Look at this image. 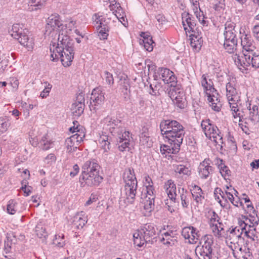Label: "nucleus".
Here are the masks:
<instances>
[{"label":"nucleus","instance_id":"72a5a7b5","mask_svg":"<svg viewBox=\"0 0 259 259\" xmlns=\"http://www.w3.org/2000/svg\"><path fill=\"white\" fill-rule=\"evenodd\" d=\"M111 138L107 135H102L98 139V143L104 153L107 152L110 150Z\"/></svg>","mask_w":259,"mask_h":259},{"label":"nucleus","instance_id":"c756f323","mask_svg":"<svg viewBox=\"0 0 259 259\" xmlns=\"http://www.w3.org/2000/svg\"><path fill=\"white\" fill-rule=\"evenodd\" d=\"M134 185L131 187H124L122 194L125 195L126 200L129 203H133L137 193V187H134Z\"/></svg>","mask_w":259,"mask_h":259},{"label":"nucleus","instance_id":"a18cd8bd","mask_svg":"<svg viewBox=\"0 0 259 259\" xmlns=\"http://www.w3.org/2000/svg\"><path fill=\"white\" fill-rule=\"evenodd\" d=\"M124 182H127L130 180L136 181L137 179L133 168H128L125 169L123 176Z\"/></svg>","mask_w":259,"mask_h":259},{"label":"nucleus","instance_id":"603ef678","mask_svg":"<svg viewBox=\"0 0 259 259\" xmlns=\"http://www.w3.org/2000/svg\"><path fill=\"white\" fill-rule=\"evenodd\" d=\"M249 216V218L245 216H244L243 218L245 219L246 221L247 222L248 221L250 223L249 225H251L252 227L257 226L259 223V217L253 213V214H250Z\"/></svg>","mask_w":259,"mask_h":259},{"label":"nucleus","instance_id":"a19ab883","mask_svg":"<svg viewBox=\"0 0 259 259\" xmlns=\"http://www.w3.org/2000/svg\"><path fill=\"white\" fill-rule=\"evenodd\" d=\"M154 200L153 197L145 198L144 201V208L146 211L145 215H149L154 208Z\"/></svg>","mask_w":259,"mask_h":259},{"label":"nucleus","instance_id":"f704fd0d","mask_svg":"<svg viewBox=\"0 0 259 259\" xmlns=\"http://www.w3.org/2000/svg\"><path fill=\"white\" fill-rule=\"evenodd\" d=\"M65 145L66 151L69 154L80 151L79 145L75 142V139L68 138L65 141Z\"/></svg>","mask_w":259,"mask_h":259},{"label":"nucleus","instance_id":"3c124183","mask_svg":"<svg viewBox=\"0 0 259 259\" xmlns=\"http://www.w3.org/2000/svg\"><path fill=\"white\" fill-rule=\"evenodd\" d=\"M241 111H243L245 112V110L246 111H249V114L250 116L249 117L250 118L251 120H254V117L255 116H257L258 113V106L256 105H253L252 108L251 107V104H249V106L247 107L246 109L244 110H240ZM244 114H245V112H244Z\"/></svg>","mask_w":259,"mask_h":259},{"label":"nucleus","instance_id":"6e6d98bb","mask_svg":"<svg viewBox=\"0 0 259 259\" xmlns=\"http://www.w3.org/2000/svg\"><path fill=\"white\" fill-rule=\"evenodd\" d=\"M76 132L77 133L70 136V138L75 139V142L79 145V144L83 141V138L84 137V134L82 132H80L79 130H77Z\"/></svg>","mask_w":259,"mask_h":259},{"label":"nucleus","instance_id":"c9c22d12","mask_svg":"<svg viewBox=\"0 0 259 259\" xmlns=\"http://www.w3.org/2000/svg\"><path fill=\"white\" fill-rule=\"evenodd\" d=\"M245 230L244 227H231L228 230V236L227 238L243 237L242 236L244 231Z\"/></svg>","mask_w":259,"mask_h":259},{"label":"nucleus","instance_id":"5701e85b","mask_svg":"<svg viewBox=\"0 0 259 259\" xmlns=\"http://www.w3.org/2000/svg\"><path fill=\"white\" fill-rule=\"evenodd\" d=\"M88 222L85 213L80 211L77 213L73 218L72 225L77 229H82Z\"/></svg>","mask_w":259,"mask_h":259},{"label":"nucleus","instance_id":"c85d7f7f","mask_svg":"<svg viewBox=\"0 0 259 259\" xmlns=\"http://www.w3.org/2000/svg\"><path fill=\"white\" fill-rule=\"evenodd\" d=\"M164 188L169 199L176 202L177 196L176 186L174 182L171 180H168L165 184Z\"/></svg>","mask_w":259,"mask_h":259},{"label":"nucleus","instance_id":"4468645a","mask_svg":"<svg viewBox=\"0 0 259 259\" xmlns=\"http://www.w3.org/2000/svg\"><path fill=\"white\" fill-rule=\"evenodd\" d=\"M84 99L79 94L76 97L75 102L71 105V109L74 117H79L83 112L84 109Z\"/></svg>","mask_w":259,"mask_h":259},{"label":"nucleus","instance_id":"2f4dec72","mask_svg":"<svg viewBox=\"0 0 259 259\" xmlns=\"http://www.w3.org/2000/svg\"><path fill=\"white\" fill-rule=\"evenodd\" d=\"M178 192L180 194V198L182 206L183 208H188L190 203V195L186 189L183 188H179Z\"/></svg>","mask_w":259,"mask_h":259},{"label":"nucleus","instance_id":"58836bf2","mask_svg":"<svg viewBox=\"0 0 259 259\" xmlns=\"http://www.w3.org/2000/svg\"><path fill=\"white\" fill-rule=\"evenodd\" d=\"M208 223L210 228L217 225L220 222V218L218 214L213 210L208 211Z\"/></svg>","mask_w":259,"mask_h":259},{"label":"nucleus","instance_id":"f257e3e1","mask_svg":"<svg viewBox=\"0 0 259 259\" xmlns=\"http://www.w3.org/2000/svg\"><path fill=\"white\" fill-rule=\"evenodd\" d=\"M160 128L161 134L165 135L169 142H175L176 150L178 149L185 133L183 125L176 120H165L161 122Z\"/></svg>","mask_w":259,"mask_h":259},{"label":"nucleus","instance_id":"8fccbe9b","mask_svg":"<svg viewBox=\"0 0 259 259\" xmlns=\"http://www.w3.org/2000/svg\"><path fill=\"white\" fill-rule=\"evenodd\" d=\"M18 203L14 200H10L7 204V212L10 214H14L17 211Z\"/></svg>","mask_w":259,"mask_h":259},{"label":"nucleus","instance_id":"4d7b16f0","mask_svg":"<svg viewBox=\"0 0 259 259\" xmlns=\"http://www.w3.org/2000/svg\"><path fill=\"white\" fill-rule=\"evenodd\" d=\"M140 36L141 38L139 39L140 45L153 41L152 36L147 33H140Z\"/></svg>","mask_w":259,"mask_h":259},{"label":"nucleus","instance_id":"13d9d810","mask_svg":"<svg viewBox=\"0 0 259 259\" xmlns=\"http://www.w3.org/2000/svg\"><path fill=\"white\" fill-rule=\"evenodd\" d=\"M9 63L8 59L5 56H0V73H3Z\"/></svg>","mask_w":259,"mask_h":259},{"label":"nucleus","instance_id":"37998d69","mask_svg":"<svg viewBox=\"0 0 259 259\" xmlns=\"http://www.w3.org/2000/svg\"><path fill=\"white\" fill-rule=\"evenodd\" d=\"M115 7L116 8V10L115 11V15L118 18V19L123 24L125 25V23H124L125 21V13L123 11L122 8L121 7L119 3H115Z\"/></svg>","mask_w":259,"mask_h":259},{"label":"nucleus","instance_id":"6e6552de","mask_svg":"<svg viewBox=\"0 0 259 259\" xmlns=\"http://www.w3.org/2000/svg\"><path fill=\"white\" fill-rule=\"evenodd\" d=\"M46 26V32H60L64 31V25L60 21V16L52 14L48 17Z\"/></svg>","mask_w":259,"mask_h":259},{"label":"nucleus","instance_id":"20e7f679","mask_svg":"<svg viewBox=\"0 0 259 259\" xmlns=\"http://www.w3.org/2000/svg\"><path fill=\"white\" fill-rule=\"evenodd\" d=\"M50 51L52 52L51 59L52 61H57L60 57L62 64L64 67H69L71 65L74 58L73 48L55 47L53 51L52 48H50Z\"/></svg>","mask_w":259,"mask_h":259},{"label":"nucleus","instance_id":"864d4df0","mask_svg":"<svg viewBox=\"0 0 259 259\" xmlns=\"http://www.w3.org/2000/svg\"><path fill=\"white\" fill-rule=\"evenodd\" d=\"M178 107L180 109H183L185 106V99L184 98V94L181 96H178V97L172 100Z\"/></svg>","mask_w":259,"mask_h":259},{"label":"nucleus","instance_id":"774afa93","mask_svg":"<svg viewBox=\"0 0 259 259\" xmlns=\"http://www.w3.org/2000/svg\"><path fill=\"white\" fill-rule=\"evenodd\" d=\"M121 87L124 94L128 95L130 93V84L128 80H124L123 82L121 83Z\"/></svg>","mask_w":259,"mask_h":259},{"label":"nucleus","instance_id":"7ed1b4c3","mask_svg":"<svg viewBox=\"0 0 259 259\" xmlns=\"http://www.w3.org/2000/svg\"><path fill=\"white\" fill-rule=\"evenodd\" d=\"M156 232L157 229L153 224H145L133 234L134 244L141 247L145 244L152 243V240L155 238Z\"/></svg>","mask_w":259,"mask_h":259},{"label":"nucleus","instance_id":"6ab92c4d","mask_svg":"<svg viewBox=\"0 0 259 259\" xmlns=\"http://www.w3.org/2000/svg\"><path fill=\"white\" fill-rule=\"evenodd\" d=\"M201 126L206 137L210 140H211V137L215 135V132H219V131L217 126L212 124L209 119L203 120Z\"/></svg>","mask_w":259,"mask_h":259},{"label":"nucleus","instance_id":"052dcab7","mask_svg":"<svg viewBox=\"0 0 259 259\" xmlns=\"http://www.w3.org/2000/svg\"><path fill=\"white\" fill-rule=\"evenodd\" d=\"M75 22L70 21L68 23L64 25V31L65 32H69L70 31H74V32H78L77 29H75L74 25Z\"/></svg>","mask_w":259,"mask_h":259},{"label":"nucleus","instance_id":"ddd939ff","mask_svg":"<svg viewBox=\"0 0 259 259\" xmlns=\"http://www.w3.org/2000/svg\"><path fill=\"white\" fill-rule=\"evenodd\" d=\"M241 45L242 46V53H246V57L249 58L252 57L253 55H259L255 51V47L252 44V41L248 39V34H245L243 39H241Z\"/></svg>","mask_w":259,"mask_h":259},{"label":"nucleus","instance_id":"338daca9","mask_svg":"<svg viewBox=\"0 0 259 259\" xmlns=\"http://www.w3.org/2000/svg\"><path fill=\"white\" fill-rule=\"evenodd\" d=\"M160 84H157L154 85L153 84H151L150 85V91L149 93L152 96H159L160 95L159 90L160 88Z\"/></svg>","mask_w":259,"mask_h":259},{"label":"nucleus","instance_id":"e2e57ef3","mask_svg":"<svg viewBox=\"0 0 259 259\" xmlns=\"http://www.w3.org/2000/svg\"><path fill=\"white\" fill-rule=\"evenodd\" d=\"M221 133L219 131V132H215V135L211 137V141L215 142L217 144L221 145L223 143V137L221 135Z\"/></svg>","mask_w":259,"mask_h":259},{"label":"nucleus","instance_id":"393cba45","mask_svg":"<svg viewBox=\"0 0 259 259\" xmlns=\"http://www.w3.org/2000/svg\"><path fill=\"white\" fill-rule=\"evenodd\" d=\"M208 75L207 74H203L201 77L200 82L203 88L205 94L210 93L216 90L213 87V83L210 79H208Z\"/></svg>","mask_w":259,"mask_h":259},{"label":"nucleus","instance_id":"0eeeda50","mask_svg":"<svg viewBox=\"0 0 259 259\" xmlns=\"http://www.w3.org/2000/svg\"><path fill=\"white\" fill-rule=\"evenodd\" d=\"M204 244L198 249L196 250V253L199 259H211L212 245L213 243V238L211 235H205L204 237Z\"/></svg>","mask_w":259,"mask_h":259},{"label":"nucleus","instance_id":"ea45409f","mask_svg":"<svg viewBox=\"0 0 259 259\" xmlns=\"http://www.w3.org/2000/svg\"><path fill=\"white\" fill-rule=\"evenodd\" d=\"M174 166L175 168V171L180 175L190 176L191 175V171L190 169L186 165L178 164L174 165Z\"/></svg>","mask_w":259,"mask_h":259},{"label":"nucleus","instance_id":"a878e982","mask_svg":"<svg viewBox=\"0 0 259 259\" xmlns=\"http://www.w3.org/2000/svg\"><path fill=\"white\" fill-rule=\"evenodd\" d=\"M232 253L236 259H252L250 249L245 246L236 249L233 251Z\"/></svg>","mask_w":259,"mask_h":259},{"label":"nucleus","instance_id":"39448f33","mask_svg":"<svg viewBox=\"0 0 259 259\" xmlns=\"http://www.w3.org/2000/svg\"><path fill=\"white\" fill-rule=\"evenodd\" d=\"M246 54L242 53L241 55L236 53L232 56L233 59L240 70H246L248 67L251 66L254 68L259 67V55H253L249 58L245 56Z\"/></svg>","mask_w":259,"mask_h":259},{"label":"nucleus","instance_id":"aec40b11","mask_svg":"<svg viewBox=\"0 0 259 259\" xmlns=\"http://www.w3.org/2000/svg\"><path fill=\"white\" fill-rule=\"evenodd\" d=\"M115 138L117 142L121 144L119 145L118 149L122 152L125 151V149L128 147L131 139H132L128 131L124 132L120 135V136L116 137Z\"/></svg>","mask_w":259,"mask_h":259},{"label":"nucleus","instance_id":"bb28decb","mask_svg":"<svg viewBox=\"0 0 259 259\" xmlns=\"http://www.w3.org/2000/svg\"><path fill=\"white\" fill-rule=\"evenodd\" d=\"M226 243L228 247L233 251L241 248L244 243V237L227 238Z\"/></svg>","mask_w":259,"mask_h":259},{"label":"nucleus","instance_id":"e433bc0d","mask_svg":"<svg viewBox=\"0 0 259 259\" xmlns=\"http://www.w3.org/2000/svg\"><path fill=\"white\" fill-rule=\"evenodd\" d=\"M257 232L255 227L249 225L248 227L244 231V236L250 239L252 241H256L258 240Z\"/></svg>","mask_w":259,"mask_h":259},{"label":"nucleus","instance_id":"49530a36","mask_svg":"<svg viewBox=\"0 0 259 259\" xmlns=\"http://www.w3.org/2000/svg\"><path fill=\"white\" fill-rule=\"evenodd\" d=\"M172 72H173L167 68H159L158 70L157 74H158L159 78H161L164 82L170 75H172Z\"/></svg>","mask_w":259,"mask_h":259},{"label":"nucleus","instance_id":"7c9ffc66","mask_svg":"<svg viewBox=\"0 0 259 259\" xmlns=\"http://www.w3.org/2000/svg\"><path fill=\"white\" fill-rule=\"evenodd\" d=\"M162 235L163 237L161 241L165 245L172 246L175 245L176 243L177 242V239L175 237V233L172 231L164 232Z\"/></svg>","mask_w":259,"mask_h":259},{"label":"nucleus","instance_id":"4c0bfd02","mask_svg":"<svg viewBox=\"0 0 259 259\" xmlns=\"http://www.w3.org/2000/svg\"><path fill=\"white\" fill-rule=\"evenodd\" d=\"M48 0H30V6L29 8L30 11H36L44 7Z\"/></svg>","mask_w":259,"mask_h":259},{"label":"nucleus","instance_id":"a211bd4d","mask_svg":"<svg viewBox=\"0 0 259 259\" xmlns=\"http://www.w3.org/2000/svg\"><path fill=\"white\" fill-rule=\"evenodd\" d=\"M206 96L211 109L215 111H220L221 109L222 104L220 101V95L217 93V91L208 93Z\"/></svg>","mask_w":259,"mask_h":259},{"label":"nucleus","instance_id":"f03ea898","mask_svg":"<svg viewBox=\"0 0 259 259\" xmlns=\"http://www.w3.org/2000/svg\"><path fill=\"white\" fill-rule=\"evenodd\" d=\"M228 82L226 83V97L228 99L232 115L234 118L239 117V120L244 116V111L240 110V107L238 106V103L239 100V96L238 95L236 89L235 79L227 76Z\"/></svg>","mask_w":259,"mask_h":259},{"label":"nucleus","instance_id":"9b49d317","mask_svg":"<svg viewBox=\"0 0 259 259\" xmlns=\"http://www.w3.org/2000/svg\"><path fill=\"white\" fill-rule=\"evenodd\" d=\"M225 37L224 48L230 54L234 53L236 50L238 39L235 33H224Z\"/></svg>","mask_w":259,"mask_h":259},{"label":"nucleus","instance_id":"2eb2a0df","mask_svg":"<svg viewBox=\"0 0 259 259\" xmlns=\"http://www.w3.org/2000/svg\"><path fill=\"white\" fill-rule=\"evenodd\" d=\"M182 236L185 239H188L191 244L196 243L199 239V235L196 229L192 226L186 227L183 228L181 232Z\"/></svg>","mask_w":259,"mask_h":259},{"label":"nucleus","instance_id":"cd10ccee","mask_svg":"<svg viewBox=\"0 0 259 259\" xmlns=\"http://www.w3.org/2000/svg\"><path fill=\"white\" fill-rule=\"evenodd\" d=\"M201 33H191L189 36L191 46L196 51H199L202 45L203 39Z\"/></svg>","mask_w":259,"mask_h":259},{"label":"nucleus","instance_id":"dca6fc26","mask_svg":"<svg viewBox=\"0 0 259 259\" xmlns=\"http://www.w3.org/2000/svg\"><path fill=\"white\" fill-rule=\"evenodd\" d=\"M194 18L188 12H184L182 14V23L185 32H194V28L196 24Z\"/></svg>","mask_w":259,"mask_h":259},{"label":"nucleus","instance_id":"0e129e2a","mask_svg":"<svg viewBox=\"0 0 259 259\" xmlns=\"http://www.w3.org/2000/svg\"><path fill=\"white\" fill-rule=\"evenodd\" d=\"M165 83L169 84V87H174L177 86V78L174 75V72L172 73V75H170L166 80Z\"/></svg>","mask_w":259,"mask_h":259},{"label":"nucleus","instance_id":"b1692460","mask_svg":"<svg viewBox=\"0 0 259 259\" xmlns=\"http://www.w3.org/2000/svg\"><path fill=\"white\" fill-rule=\"evenodd\" d=\"M56 47L63 48H73V40L70 39L67 33H59L58 35V42Z\"/></svg>","mask_w":259,"mask_h":259},{"label":"nucleus","instance_id":"473e14b6","mask_svg":"<svg viewBox=\"0 0 259 259\" xmlns=\"http://www.w3.org/2000/svg\"><path fill=\"white\" fill-rule=\"evenodd\" d=\"M191 191L193 200L197 204L201 203L203 199L204 198L201 188L197 185H194Z\"/></svg>","mask_w":259,"mask_h":259},{"label":"nucleus","instance_id":"09e8293b","mask_svg":"<svg viewBox=\"0 0 259 259\" xmlns=\"http://www.w3.org/2000/svg\"><path fill=\"white\" fill-rule=\"evenodd\" d=\"M168 143L170 144V146L168 145H163V150L168 153H173L176 154L179 151L180 146L181 144H180L178 147V149L176 150V146L175 144V142H169Z\"/></svg>","mask_w":259,"mask_h":259},{"label":"nucleus","instance_id":"680f3d73","mask_svg":"<svg viewBox=\"0 0 259 259\" xmlns=\"http://www.w3.org/2000/svg\"><path fill=\"white\" fill-rule=\"evenodd\" d=\"M219 168L222 176L225 178H226L227 176L230 175L231 171L225 164L221 163L219 165Z\"/></svg>","mask_w":259,"mask_h":259},{"label":"nucleus","instance_id":"423d86ee","mask_svg":"<svg viewBox=\"0 0 259 259\" xmlns=\"http://www.w3.org/2000/svg\"><path fill=\"white\" fill-rule=\"evenodd\" d=\"M104 128L108 130L109 132L114 137H119L124 132H126L125 127L122 125L121 120L110 116H107L103 120Z\"/></svg>","mask_w":259,"mask_h":259},{"label":"nucleus","instance_id":"4be33fe9","mask_svg":"<svg viewBox=\"0 0 259 259\" xmlns=\"http://www.w3.org/2000/svg\"><path fill=\"white\" fill-rule=\"evenodd\" d=\"M11 37L17 39L20 44L29 49L32 48L33 41L26 33H11Z\"/></svg>","mask_w":259,"mask_h":259},{"label":"nucleus","instance_id":"f8f14e48","mask_svg":"<svg viewBox=\"0 0 259 259\" xmlns=\"http://www.w3.org/2000/svg\"><path fill=\"white\" fill-rule=\"evenodd\" d=\"M209 162V159H205L198 166V174L202 179H208L214 171L213 168L210 165Z\"/></svg>","mask_w":259,"mask_h":259},{"label":"nucleus","instance_id":"9d476101","mask_svg":"<svg viewBox=\"0 0 259 259\" xmlns=\"http://www.w3.org/2000/svg\"><path fill=\"white\" fill-rule=\"evenodd\" d=\"M103 178L99 174L81 172L80 180L83 181L88 186H98L101 183Z\"/></svg>","mask_w":259,"mask_h":259},{"label":"nucleus","instance_id":"5fc2aeb1","mask_svg":"<svg viewBox=\"0 0 259 259\" xmlns=\"http://www.w3.org/2000/svg\"><path fill=\"white\" fill-rule=\"evenodd\" d=\"M64 235L63 234L56 235L55 239L53 240L54 244L58 247H63L65 245V242L63 241Z\"/></svg>","mask_w":259,"mask_h":259},{"label":"nucleus","instance_id":"412c9836","mask_svg":"<svg viewBox=\"0 0 259 259\" xmlns=\"http://www.w3.org/2000/svg\"><path fill=\"white\" fill-rule=\"evenodd\" d=\"M100 166L95 159H90L85 161L82 166V172L92 174H99Z\"/></svg>","mask_w":259,"mask_h":259},{"label":"nucleus","instance_id":"bf43d9fd","mask_svg":"<svg viewBox=\"0 0 259 259\" xmlns=\"http://www.w3.org/2000/svg\"><path fill=\"white\" fill-rule=\"evenodd\" d=\"M44 83L46 84V85L45 86V89L41 92L40 95V96L42 98H45L49 96V94L52 87V85L51 84L49 83L48 82H45Z\"/></svg>","mask_w":259,"mask_h":259},{"label":"nucleus","instance_id":"69168bd1","mask_svg":"<svg viewBox=\"0 0 259 259\" xmlns=\"http://www.w3.org/2000/svg\"><path fill=\"white\" fill-rule=\"evenodd\" d=\"M197 18L203 26H207L208 22L204 20L205 17L203 14V12L199 9V12L195 14Z\"/></svg>","mask_w":259,"mask_h":259},{"label":"nucleus","instance_id":"79ce46f5","mask_svg":"<svg viewBox=\"0 0 259 259\" xmlns=\"http://www.w3.org/2000/svg\"><path fill=\"white\" fill-rule=\"evenodd\" d=\"M53 142L49 138L48 135H44L40 141V147L44 150H47L53 147Z\"/></svg>","mask_w":259,"mask_h":259},{"label":"nucleus","instance_id":"c03bdc74","mask_svg":"<svg viewBox=\"0 0 259 259\" xmlns=\"http://www.w3.org/2000/svg\"><path fill=\"white\" fill-rule=\"evenodd\" d=\"M168 94L170 99L173 100L178 98V96L180 95V96H181L183 95L184 93L181 89L176 86L170 88L169 91L168 92Z\"/></svg>","mask_w":259,"mask_h":259},{"label":"nucleus","instance_id":"1a4fd4ad","mask_svg":"<svg viewBox=\"0 0 259 259\" xmlns=\"http://www.w3.org/2000/svg\"><path fill=\"white\" fill-rule=\"evenodd\" d=\"M105 93L101 88H96L92 92L90 98V108L96 110L98 109V106L102 105L105 101Z\"/></svg>","mask_w":259,"mask_h":259},{"label":"nucleus","instance_id":"f3484780","mask_svg":"<svg viewBox=\"0 0 259 259\" xmlns=\"http://www.w3.org/2000/svg\"><path fill=\"white\" fill-rule=\"evenodd\" d=\"M93 24L97 32H106L109 31V27L105 22V18L102 15L95 14L93 16Z\"/></svg>","mask_w":259,"mask_h":259},{"label":"nucleus","instance_id":"de8ad7c7","mask_svg":"<svg viewBox=\"0 0 259 259\" xmlns=\"http://www.w3.org/2000/svg\"><path fill=\"white\" fill-rule=\"evenodd\" d=\"M223 224L221 222H219L217 225L213 226L211 228L214 235L218 237L221 238L222 237L223 233L224 231Z\"/></svg>","mask_w":259,"mask_h":259}]
</instances>
